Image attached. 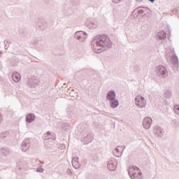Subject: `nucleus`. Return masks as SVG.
Segmentation results:
<instances>
[{
	"label": "nucleus",
	"mask_w": 179,
	"mask_h": 179,
	"mask_svg": "<svg viewBox=\"0 0 179 179\" xmlns=\"http://www.w3.org/2000/svg\"><path fill=\"white\" fill-rule=\"evenodd\" d=\"M91 47L94 52L101 54L103 48H111L113 42L107 38V35H97L92 39Z\"/></svg>",
	"instance_id": "obj_1"
},
{
	"label": "nucleus",
	"mask_w": 179,
	"mask_h": 179,
	"mask_svg": "<svg viewBox=\"0 0 179 179\" xmlns=\"http://www.w3.org/2000/svg\"><path fill=\"white\" fill-rule=\"evenodd\" d=\"M129 175L131 179H143V176H142V172L141 169L137 166H130L128 171Z\"/></svg>",
	"instance_id": "obj_2"
},
{
	"label": "nucleus",
	"mask_w": 179,
	"mask_h": 179,
	"mask_svg": "<svg viewBox=\"0 0 179 179\" xmlns=\"http://www.w3.org/2000/svg\"><path fill=\"white\" fill-rule=\"evenodd\" d=\"M134 103L138 108H145V107H146V100L145 97L141 95L136 96Z\"/></svg>",
	"instance_id": "obj_3"
},
{
	"label": "nucleus",
	"mask_w": 179,
	"mask_h": 179,
	"mask_svg": "<svg viewBox=\"0 0 179 179\" xmlns=\"http://www.w3.org/2000/svg\"><path fill=\"white\" fill-rule=\"evenodd\" d=\"M74 38L80 43H85L87 38V34L83 31H77L74 34Z\"/></svg>",
	"instance_id": "obj_4"
},
{
	"label": "nucleus",
	"mask_w": 179,
	"mask_h": 179,
	"mask_svg": "<svg viewBox=\"0 0 179 179\" xmlns=\"http://www.w3.org/2000/svg\"><path fill=\"white\" fill-rule=\"evenodd\" d=\"M150 9L147 7H138L134 11L133 13L136 14V16H142V15H146L147 13L150 14Z\"/></svg>",
	"instance_id": "obj_5"
},
{
	"label": "nucleus",
	"mask_w": 179,
	"mask_h": 179,
	"mask_svg": "<svg viewBox=\"0 0 179 179\" xmlns=\"http://www.w3.org/2000/svg\"><path fill=\"white\" fill-rule=\"evenodd\" d=\"M157 74L158 76H160L161 78H163L164 79H166L169 76V73L167 72V69H166V67L163 66H159L157 67Z\"/></svg>",
	"instance_id": "obj_6"
},
{
	"label": "nucleus",
	"mask_w": 179,
	"mask_h": 179,
	"mask_svg": "<svg viewBox=\"0 0 179 179\" xmlns=\"http://www.w3.org/2000/svg\"><path fill=\"white\" fill-rule=\"evenodd\" d=\"M38 83H40V80L36 78H27V85L31 89L37 87Z\"/></svg>",
	"instance_id": "obj_7"
},
{
	"label": "nucleus",
	"mask_w": 179,
	"mask_h": 179,
	"mask_svg": "<svg viewBox=\"0 0 179 179\" xmlns=\"http://www.w3.org/2000/svg\"><path fill=\"white\" fill-rule=\"evenodd\" d=\"M153 122V120L151 119L150 117H146L143 120V127L145 128V129H150V125H152V123Z\"/></svg>",
	"instance_id": "obj_8"
},
{
	"label": "nucleus",
	"mask_w": 179,
	"mask_h": 179,
	"mask_svg": "<svg viewBox=\"0 0 179 179\" xmlns=\"http://www.w3.org/2000/svg\"><path fill=\"white\" fill-rule=\"evenodd\" d=\"M154 134L157 138H163V136L164 135V130H163L159 126H155L154 127Z\"/></svg>",
	"instance_id": "obj_9"
},
{
	"label": "nucleus",
	"mask_w": 179,
	"mask_h": 179,
	"mask_svg": "<svg viewBox=\"0 0 179 179\" xmlns=\"http://www.w3.org/2000/svg\"><path fill=\"white\" fill-rule=\"evenodd\" d=\"M85 26L91 30L93 29H96L98 26L97 21L94 20H87L85 22Z\"/></svg>",
	"instance_id": "obj_10"
},
{
	"label": "nucleus",
	"mask_w": 179,
	"mask_h": 179,
	"mask_svg": "<svg viewBox=\"0 0 179 179\" xmlns=\"http://www.w3.org/2000/svg\"><path fill=\"white\" fill-rule=\"evenodd\" d=\"M31 141L30 139L26 138L22 143V148L23 152H27L30 149Z\"/></svg>",
	"instance_id": "obj_11"
},
{
	"label": "nucleus",
	"mask_w": 179,
	"mask_h": 179,
	"mask_svg": "<svg viewBox=\"0 0 179 179\" xmlns=\"http://www.w3.org/2000/svg\"><path fill=\"white\" fill-rule=\"evenodd\" d=\"M117 160L113 159L108 162L107 167L110 171H114L117 169Z\"/></svg>",
	"instance_id": "obj_12"
},
{
	"label": "nucleus",
	"mask_w": 179,
	"mask_h": 179,
	"mask_svg": "<svg viewBox=\"0 0 179 179\" xmlns=\"http://www.w3.org/2000/svg\"><path fill=\"white\" fill-rule=\"evenodd\" d=\"M117 96V94L115 93V91L110 90L107 93L106 95V99L108 101H110L111 100H115V97Z\"/></svg>",
	"instance_id": "obj_13"
},
{
	"label": "nucleus",
	"mask_w": 179,
	"mask_h": 179,
	"mask_svg": "<svg viewBox=\"0 0 179 179\" xmlns=\"http://www.w3.org/2000/svg\"><path fill=\"white\" fill-rule=\"evenodd\" d=\"M50 139H51L52 141H55V135L51 134V132L48 131L43 136V141H49Z\"/></svg>",
	"instance_id": "obj_14"
},
{
	"label": "nucleus",
	"mask_w": 179,
	"mask_h": 179,
	"mask_svg": "<svg viewBox=\"0 0 179 179\" xmlns=\"http://www.w3.org/2000/svg\"><path fill=\"white\" fill-rule=\"evenodd\" d=\"M171 61L175 69H178V57H177V55H173L171 57Z\"/></svg>",
	"instance_id": "obj_15"
},
{
	"label": "nucleus",
	"mask_w": 179,
	"mask_h": 179,
	"mask_svg": "<svg viewBox=\"0 0 179 179\" xmlns=\"http://www.w3.org/2000/svg\"><path fill=\"white\" fill-rule=\"evenodd\" d=\"M72 166L74 169H79L80 164H79V157H75L72 159Z\"/></svg>",
	"instance_id": "obj_16"
},
{
	"label": "nucleus",
	"mask_w": 179,
	"mask_h": 179,
	"mask_svg": "<svg viewBox=\"0 0 179 179\" xmlns=\"http://www.w3.org/2000/svg\"><path fill=\"white\" fill-rule=\"evenodd\" d=\"M166 34L164 32V31H159L157 32L156 38L158 40H164L166 38Z\"/></svg>",
	"instance_id": "obj_17"
},
{
	"label": "nucleus",
	"mask_w": 179,
	"mask_h": 179,
	"mask_svg": "<svg viewBox=\"0 0 179 179\" xmlns=\"http://www.w3.org/2000/svg\"><path fill=\"white\" fill-rule=\"evenodd\" d=\"M21 78H22V76H20V73H19L17 72H14L12 75V79L16 83H17V82H19Z\"/></svg>",
	"instance_id": "obj_18"
},
{
	"label": "nucleus",
	"mask_w": 179,
	"mask_h": 179,
	"mask_svg": "<svg viewBox=\"0 0 179 179\" xmlns=\"http://www.w3.org/2000/svg\"><path fill=\"white\" fill-rule=\"evenodd\" d=\"M110 101V107L111 108H117L118 106H120V101H118V99H115Z\"/></svg>",
	"instance_id": "obj_19"
},
{
	"label": "nucleus",
	"mask_w": 179,
	"mask_h": 179,
	"mask_svg": "<svg viewBox=\"0 0 179 179\" xmlns=\"http://www.w3.org/2000/svg\"><path fill=\"white\" fill-rule=\"evenodd\" d=\"M36 120V115L34 113H29L26 116V121L27 122H33Z\"/></svg>",
	"instance_id": "obj_20"
},
{
	"label": "nucleus",
	"mask_w": 179,
	"mask_h": 179,
	"mask_svg": "<svg viewBox=\"0 0 179 179\" xmlns=\"http://www.w3.org/2000/svg\"><path fill=\"white\" fill-rule=\"evenodd\" d=\"M93 141V134H89L84 138V143H90Z\"/></svg>",
	"instance_id": "obj_21"
},
{
	"label": "nucleus",
	"mask_w": 179,
	"mask_h": 179,
	"mask_svg": "<svg viewBox=\"0 0 179 179\" xmlns=\"http://www.w3.org/2000/svg\"><path fill=\"white\" fill-rule=\"evenodd\" d=\"M9 138V131H4L0 134V141H5Z\"/></svg>",
	"instance_id": "obj_22"
},
{
	"label": "nucleus",
	"mask_w": 179,
	"mask_h": 179,
	"mask_svg": "<svg viewBox=\"0 0 179 179\" xmlns=\"http://www.w3.org/2000/svg\"><path fill=\"white\" fill-rule=\"evenodd\" d=\"M113 155H114L116 157H120V156H121V155H122V152L120 151V149L115 148V149L113 150Z\"/></svg>",
	"instance_id": "obj_23"
},
{
	"label": "nucleus",
	"mask_w": 179,
	"mask_h": 179,
	"mask_svg": "<svg viewBox=\"0 0 179 179\" xmlns=\"http://www.w3.org/2000/svg\"><path fill=\"white\" fill-rule=\"evenodd\" d=\"M164 97H166V99H170V97H171L172 94L170 92V90H165V92L164 94Z\"/></svg>",
	"instance_id": "obj_24"
},
{
	"label": "nucleus",
	"mask_w": 179,
	"mask_h": 179,
	"mask_svg": "<svg viewBox=\"0 0 179 179\" xmlns=\"http://www.w3.org/2000/svg\"><path fill=\"white\" fill-rule=\"evenodd\" d=\"M10 153V150L8 148H3V156H8Z\"/></svg>",
	"instance_id": "obj_25"
},
{
	"label": "nucleus",
	"mask_w": 179,
	"mask_h": 179,
	"mask_svg": "<svg viewBox=\"0 0 179 179\" xmlns=\"http://www.w3.org/2000/svg\"><path fill=\"white\" fill-rule=\"evenodd\" d=\"M62 127L64 131H68V129H69V124H68L67 123H65L62 125Z\"/></svg>",
	"instance_id": "obj_26"
},
{
	"label": "nucleus",
	"mask_w": 179,
	"mask_h": 179,
	"mask_svg": "<svg viewBox=\"0 0 179 179\" xmlns=\"http://www.w3.org/2000/svg\"><path fill=\"white\" fill-rule=\"evenodd\" d=\"M174 111L175 113H176V114L179 115V107L178 105L174 106Z\"/></svg>",
	"instance_id": "obj_27"
},
{
	"label": "nucleus",
	"mask_w": 179,
	"mask_h": 179,
	"mask_svg": "<svg viewBox=\"0 0 179 179\" xmlns=\"http://www.w3.org/2000/svg\"><path fill=\"white\" fill-rule=\"evenodd\" d=\"M122 1L124 0H113L112 2H113V3H120V2H122Z\"/></svg>",
	"instance_id": "obj_28"
},
{
	"label": "nucleus",
	"mask_w": 179,
	"mask_h": 179,
	"mask_svg": "<svg viewBox=\"0 0 179 179\" xmlns=\"http://www.w3.org/2000/svg\"><path fill=\"white\" fill-rule=\"evenodd\" d=\"M32 44L34 45H36V44H38V40L35 39L34 41H32Z\"/></svg>",
	"instance_id": "obj_29"
},
{
	"label": "nucleus",
	"mask_w": 179,
	"mask_h": 179,
	"mask_svg": "<svg viewBox=\"0 0 179 179\" xmlns=\"http://www.w3.org/2000/svg\"><path fill=\"white\" fill-rule=\"evenodd\" d=\"M36 171H38V173H43V172L44 171V169L40 168V169H38L36 170Z\"/></svg>",
	"instance_id": "obj_30"
},
{
	"label": "nucleus",
	"mask_w": 179,
	"mask_h": 179,
	"mask_svg": "<svg viewBox=\"0 0 179 179\" xmlns=\"http://www.w3.org/2000/svg\"><path fill=\"white\" fill-rule=\"evenodd\" d=\"M0 155H1V156H3V148H0Z\"/></svg>",
	"instance_id": "obj_31"
},
{
	"label": "nucleus",
	"mask_w": 179,
	"mask_h": 179,
	"mask_svg": "<svg viewBox=\"0 0 179 179\" xmlns=\"http://www.w3.org/2000/svg\"><path fill=\"white\" fill-rule=\"evenodd\" d=\"M8 45H6V43H5V50H8Z\"/></svg>",
	"instance_id": "obj_32"
},
{
	"label": "nucleus",
	"mask_w": 179,
	"mask_h": 179,
	"mask_svg": "<svg viewBox=\"0 0 179 179\" xmlns=\"http://www.w3.org/2000/svg\"><path fill=\"white\" fill-rule=\"evenodd\" d=\"M150 1V2H151L152 3H153V2H155V1H156V0H149Z\"/></svg>",
	"instance_id": "obj_33"
},
{
	"label": "nucleus",
	"mask_w": 179,
	"mask_h": 179,
	"mask_svg": "<svg viewBox=\"0 0 179 179\" xmlns=\"http://www.w3.org/2000/svg\"><path fill=\"white\" fill-rule=\"evenodd\" d=\"M124 149H125V145H123Z\"/></svg>",
	"instance_id": "obj_34"
},
{
	"label": "nucleus",
	"mask_w": 179,
	"mask_h": 179,
	"mask_svg": "<svg viewBox=\"0 0 179 179\" xmlns=\"http://www.w3.org/2000/svg\"><path fill=\"white\" fill-rule=\"evenodd\" d=\"M0 122H1V119H0Z\"/></svg>",
	"instance_id": "obj_35"
}]
</instances>
